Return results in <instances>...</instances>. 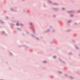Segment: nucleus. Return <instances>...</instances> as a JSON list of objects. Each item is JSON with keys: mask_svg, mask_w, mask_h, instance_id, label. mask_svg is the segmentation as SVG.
<instances>
[{"mask_svg": "<svg viewBox=\"0 0 80 80\" xmlns=\"http://www.w3.org/2000/svg\"><path fill=\"white\" fill-rule=\"evenodd\" d=\"M55 56L54 57V58H55Z\"/></svg>", "mask_w": 80, "mask_h": 80, "instance_id": "obj_4", "label": "nucleus"}, {"mask_svg": "<svg viewBox=\"0 0 80 80\" xmlns=\"http://www.w3.org/2000/svg\"><path fill=\"white\" fill-rule=\"evenodd\" d=\"M44 63H45V62H47L44 61Z\"/></svg>", "mask_w": 80, "mask_h": 80, "instance_id": "obj_2", "label": "nucleus"}, {"mask_svg": "<svg viewBox=\"0 0 80 80\" xmlns=\"http://www.w3.org/2000/svg\"><path fill=\"white\" fill-rule=\"evenodd\" d=\"M17 26H18V25H19V24H18V23H17Z\"/></svg>", "mask_w": 80, "mask_h": 80, "instance_id": "obj_1", "label": "nucleus"}, {"mask_svg": "<svg viewBox=\"0 0 80 80\" xmlns=\"http://www.w3.org/2000/svg\"><path fill=\"white\" fill-rule=\"evenodd\" d=\"M62 9H63V10H64L65 9V8H63Z\"/></svg>", "mask_w": 80, "mask_h": 80, "instance_id": "obj_3", "label": "nucleus"}]
</instances>
